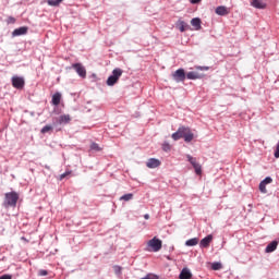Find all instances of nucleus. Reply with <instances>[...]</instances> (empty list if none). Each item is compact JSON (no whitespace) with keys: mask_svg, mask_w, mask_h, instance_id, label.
<instances>
[{"mask_svg":"<svg viewBox=\"0 0 279 279\" xmlns=\"http://www.w3.org/2000/svg\"><path fill=\"white\" fill-rule=\"evenodd\" d=\"M195 135L191 131L190 128L181 126L178 129L175 133L172 134L173 141H180V138H184L185 143H191Z\"/></svg>","mask_w":279,"mask_h":279,"instance_id":"f257e3e1","label":"nucleus"},{"mask_svg":"<svg viewBox=\"0 0 279 279\" xmlns=\"http://www.w3.org/2000/svg\"><path fill=\"white\" fill-rule=\"evenodd\" d=\"M19 202V193L9 192L4 194V206L5 208H15Z\"/></svg>","mask_w":279,"mask_h":279,"instance_id":"f03ea898","label":"nucleus"},{"mask_svg":"<svg viewBox=\"0 0 279 279\" xmlns=\"http://www.w3.org/2000/svg\"><path fill=\"white\" fill-rule=\"evenodd\" d=\"M162 250V240L154 236L146 244V252H160Z\"/></svg>","mask_w":279,"mask_h":279,"instance_id":"7ed1b4c3","label":"nucleus"},{"mask_svg":"<svg viewBox=\"0 0 279 279\" xmlns=\"http://www.w3.org/2000/svg\"><path fill=\"white\" fill-rule=\"evenodd\" d=\"M121 75H123V71L121 70V68L114 69L112 71V75L107 78V86H114V84L119 82V77H121Z\"/></svg>","mask_w":279,"mask_h":279,"instance_id":"20e7f679","label":"nucleus"},{"mask_svg":"<svg viewBox=\"0 0 279 279\" xmlns=\"http://www.w3.org/2000/svg\"><path fill=\"white\" fill-rule=\"evenodd\" d=\"M186 158L189 162L192 165V167L194 168L196 175H202V165L197 162V159L191 155H187Z\"/></svg>","mask_w":279,"mask_h":279,"instance_id":"39448f33","label":"nucleus"},{"mask_svg":"<svg viewBox=\"0 0 279 279\" xmlns=\"http://www.w3.org/2000/svg\"><path fill=\"white\" fill-rule=\"evenodd\" d=\"M72 69L82 77V80H86V68L82 63L72 64Z\"/></svg>","mask_w":279,"mask_h":279,"instance_id":"423d86ee","label":"nucleus"},{"mask_svg":"<svg viewBox=\"0 0 279 279\" xmlns=\"http://www.w3.org/2000/svg\"><path fill=\"white\" fill-rule=\"evenodd\" d=\"M11 82H12L13 88H17V90H21V88H24L25 86V78L21 76H13Z\"/></svg>","mask_w":279,"mask_h":279,"instance_id":"0eeeda50","label":"nucleus"},{"mask_svg":"<svg viewBox=\"0 0 279 279\" xmlns=\"http://www.w3.org/2000/svg\"><path fill=\"white\" fill-rule=\"evenodd\" d=\"M172 77L178 83L184 82V80H186V72H184V69H179L174 73H172Z\"/></svg>","mask_w":279,"mask_h":279,"instance_id":"6e6552de","label":"nucleus"},{"mask_svg":"<svg viewBox=\"0 0 279 279\" xmlns=\"http://www.w3.org/2000/svg\"><path fill=\"white\" fill-rule=\"evenodd\" d=\"M28 31H29V28H28L27 26H22V27L15 28V29L12 32V36H13V37H16V36H25V34H27Z\"/></svg>","mask_w":279,"mask_h":279,"instance_id":"1a4fd4ad","label":"nucleus"},{"mask_svg":"<svg viewBox=\"0 0 279 279\" xmlns=\"http://www.w3.org/2000/svg\"><path fill=\"white\" fill-rule=\"evenodd\" d=\"M160 165H161V162L156 158H150L146 162V167L148 169H158V167H160Z\"/></svg>","mask_w":279,"mask_h":279,"instance_id":"9d476101","label":"nucleus"},{"mask_svg":"<svg viewBox=\"0 0 279 279\" xmlns=\"http://www.w3.org/2000/svg\"><path fill=\"white\" fill-rule=\"evenodd\" d=\"M251 5L257 10H265V8H267V3H265L263 0H252Z\"/></svg>","mask_w":279,"mask_h":279,"instance_id":"9b49d317","label":"nucleus"},{"mask_svg":"<svg viewBox=\"0 0 279 279\" xmlns=\"http://www.w3.org/2000/svg\"><path fill=\"white\" fill-rule=\"evenodd\" d=\"M216 14H218V16H228L230 10L225 5H220L216 8Z\"/></svg>","mask_w":279,"mask_h":279,"instance_id":"f8f14e48","label":"nucleus"},{"mask_svg":"<svg viewBox=\"0 0 279 279\" xmlns=\"http://www.w3.org/2000/svg\"><path fill=\"white\" fill-rule=\"evenodd\" d=\"M278 250V241H272L266 246V254H271V252H276Z\"/></svg>","mask_w":279,"mask_h":279,"instance_id":"ddd939ff","label":"nucleus"},{"mask_svg":"<svg viewBox=\"0 0 279 279\" xmlns=\"http://www.w3.org/2000/svg\"><path fill=\"white\" fill-rule=\"evenodd\" d=\"M180 279H191L193 278V274H191V270L189 268H183L179 276Z\"/></svg>","mask_w":279,"mask_h":279,"instance_id":"4468645a","label":"nucleus"},{"mask_svg":"<svg viewBox=\"0 0 279 279\" xmlns=\"http://www.w3.org/2000/svg\"><path fill=\"white\" fill-rule=\"evenodd\" d=\"M185 77L187 80H202L204 77V74H199V72H189L185 74Z\"/></svg>","mask_w":279,"mask_h":279,"instance_id":"2eb2a0df","label":"nucleus"},{"mask_svg":"<svg viewBox=\"0 0 279 279\" xmlns=\"http://www.w3.org/2000/svg\"><path fill=\"white\" fill-rule=\"evenodd\" d=\"M191 25L194 29L199 31L202 29V20L199 17H194L191 20Z\"/></svg>","mask_w":279,"mask_h":279,"instance_id":"dca6fc26","label":"nucleus"},{"mask_svg":"<svg viewBox=\"0 0 279 279\" xmlns=\"http://www.w3.org/2000/svg\"><path fill=\"white\" fill-rule=\"evenodd\" d=\"M210 243H213V235H207L201 240V247H209Z\"/></svg>","mask_w":279,"mask_h":279,"instance_id":"f3484780","label":"nucleus"},{"mask_svg":"<svg viewBox=\"0 0 279 279\" xmlns=\"http://www.w3.org/2000/svg\"><path fill=\"white\" fill-rule=\"evenodd\" d=\"M62 99V95L60 93H56L53 96H52V106H60V101Z\"/></svg>","mask_w":279,"mask_h":279,"instance_id":"a211bd4d","label":"nucleus"},{"mask_svg":"<svg viewBox=\"0 0 279 279\" xmlns=\"http://www.w3.org/2000/svg\"><path fill=\"white\" fill-rule=\"evenodd\" d=\"M199 243V239L198 238H193V239H190L185 242V245L187 247H194V245H197Z\"/></svg>","mask_w":279,"mask_h":279,"instance_id":"6ab92c4d","label":"nucleus"},{"mask_svg":"<svg viewBox=\"0 0 279 279\" xmlns=\"http://www.w3.org/2000/svg\"><path fill=\"white\" fill-rule=\"evenodd\" d=\"M69 121H71V117L63 114L59 117V123L62 125L64 123H69Z\"/></svg>","mask_w":279,"mask_h":279,"instance_id":"aec40b11","label":"nucleus"},{"mask_svg":"<svg viewBox=\"0 0 279 279\" xmlns=\"http://www.w3.org/2000/svg\"><path fill=\"white\" fill-rule=\"evenodd\" d=\"M179 29L180 32H186V29H189V24L184 21H179Z\"/></svg>","mask_w":279,"mask_h":279,"instance_id":"412c9836","label":"nucleus"},{"mask_svg":"<svg viewBox=\"0 0 279 279\" xmlns=\"http://www.w3.org/2000/svg\"><path fill=\"white\" fill-rule=\"evenodd\" d=\"M63 0H48V5H51L52 8H56L62 3Z\"/></svg>","mask_w":279,"mask_h":279,"instance_id":"4be33fe9","label":"nucleus"},{"mask_svg":"<svg viewBox=\"0 0 279 279\" xmlns=\"http://www.w3.org/2000/svg\"><path fill=\"white\" fill-rule=\"evenodd\" d=\"M133 198H134V194L132 193L124 194L123 196L120 197L122 202H130V199H133Z\"/></svg>","mask_w":279,"mask_h":279,"instance_id":"5701e85b","label":"nucleus"},{"mask_svg":"<svg viewBox=\"0 0 279 279\" xmlns=\"http://www.w3.org/2000/svg\"><path fill=\"white\" fill-rule=\"evenodd\" d=\"M90 149H92V151H101V147L97 143H92Z\"/></svg>","mask_w":279,"mask_h":279,"instance_id":"b1692460","label":"nucleus"},{"mask_svg":"<svg viewBox=\"0 0 279 279\" xmlns=\"http://www.w3.org/2000/svg\"><path fill=\"white\" fill-rule=\"evenodd\" d=\"M222 267L223 266L219 262H216L211 265V269H214V271H219V269H221Z\"/></svg>","mask_w":279,"mask_h":279,"instance_id":"393cba45","label":"nucleus"},{"mask_svg":"<svg viewBox=\"0 0 279 279\" xmlns=\"http://www.w3.org/2000/svg\"><path fill=\"white\" fill-rule=\"evenodd\" d=\"M51 130H53V126L46 125L41 129V134H47V132H51Z\"/></svg>","mask_w":279,"mask_h":279,"instance_id":"a878e982","label":"nucleus"},{"mask_svg":"<svg viewBox=\"0 0 279 279\" xmlns=\"http://www.w3.org/2000/svg\"><path fill=\"white\" fill-rule=\"evenodd\" d=\"M113 271L117 276H121V271H123V268L121 266H113Z\"/></svg>","mask_w":279,"mask_h":279,"instance_id":"bb28decb","label":"nucleus"},{"mask_svg":"<svg viewBox=\"0 0 279 279\" xmlns=\"http://www.w3.org/2000/svg\"><path fill=\"white\" fill-rule=\"evenodd\" d=\"M162 149H163V151H171V145L169 143H163Z\"/></svg>","mask_w":279,"mask_h":279,"instance_id":"cd10ccee","label":"nucleus"},{"mask_svg":"<svg viewBox=\"0 0 279 279\" xmlns=\"http://www.w3.org/2000/svg\"><path fill=\"white\" fill-rule=\"evenodd\" d=\"M267 185L264 184L263 182L259 183V191L260 193H267Z\"/></svg>","mask_w":279,"mask_h":279,"instance_id":"c85d7f7f","label":"nucleus"},{"mask_svg":"<svg viewBox=\"0 0 279 279\" xmlns=\"http://www.w3.org/2000/svg\"><path fill=\"white\" fill-rule=\"evenodd\" d=\"M271 182H274V179H271V177H267L266 179H264L263 181H262V183H264V184H271Z\"/></svg>","mask_w":279,"mask_h":279,"instance_id":"c756f323","label":"nucleus"},{"mask_svg":"<svg viewBox=\"0 0 279 279\" xmlns=\"http://www.w3.org/2000/svg\"><path fill=\"white\" fill-rule=\"evenodd\" d=\"M38 276H49V272L45 269L38 271Z\"/></svg>","mask_w":279,"mask_h":279,"instance_id":"7c9ffc66","label":"nucleus"},{"mask_svg":"<svg viewBox=\"0 0 279 279\" xmlns=\"http://www.w3.org/2000/svg\"><path fill=\"white\" fill-rule=\"evenodd\" d=\"M274 156H275V158H279V143L276 146Z\"/></svg>","mask_w":279,"mask_h":279,"instance_id":"2f4dec72","label":"nucleus"},{"mask_svg":"<svg viewBox=\"0 0 279 279\" xmlns=\"http://www.w3.org/2000/svg\"><path fill=\"white\" fill-rule=\"evenodd\" d=\"M0 279H12V275H2Z\"/></svg>","mask_w":279,"mask_h":279,"instance_id":"473e14b6","label":"nucleus"},{"mask_svg":"<svg viewBox=\"0 0 279 279\" xmlns=\"http://www.w3.org/2000/svg\"><path fill=\"white\" fill-rule=\"evenodd\" d=\"M199 71H208V66H196Z\"/></svg>","mask_w":279,"mask_h":279,"instance_id":"72a5a7b5","label":"nucleus"},{"mask_svg":"<svg viewBox=\"0 0 279 279\" xmlns=\"http://www.w3.org/2000/svg\"><path fill=\"white\" fill-rule=\"evenodd\" d=\"M8 23H16V19L10 16Z\"/></svg>","mask_w":279,"mask_h":279,"instance_id":"f704fd0d","label":"nucleus"},{"mask_svg":"<svg viewBox=\"0 0 279 279\" xmlns=\"http://www.w3.org/2000/svg\"><path fill=\"white\" fill-rule=\"evenodd\" d=\"M66 175H69V172H65V173L61 174L60 180H64V178H66Z\"/></svg>","mask_w":279,"mask_h":279,"instance_id":"c9c22d12","label":"nucleus"},{"mask_svg":"<svg viewBox=\"0 0 279 279\" xmlns=\"http://www.w3.org/2000/svg\"><path fill=\"white\" fill-rule=\"evenodd\" d=\"M202 0H190V3L195 4V3H201Z\"/></svg>","mask_w":279,"mask_h":279,"instance_id":"e433bc0d","label":"nucleus"},{"mask_svg":"<svg viewBox=\"0 0 279 279\" xmlns=\"http://www.w3.org/2000/svg\"><path fill=\"white\" fill-rule=\"evenodd\" d=\"M144 219H149V214L144 215Z\"/></svg>","mask_w":279,"mask_h":279,"instance_id":"4c0bfd02","label":"nucleus"}]
</instances>
